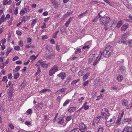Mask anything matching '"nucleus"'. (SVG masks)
Returning a JSON list of instances; mask_svg holds the SVG:
<instances>
[{
  "mask_svg": "<svg viewBox=\"0 0 132 132\" xmlns=\"http://www.w3.org/2000/svg\"><path fill=\"white\" fill-rule=\"evenodd\" d=\"M109 118H107L104 119L105 121V124L106 126L109 127L114 125L115 122L116 118L115 117H113V118L110 119L109 120Z\"/></svg>",
  "mask_w": 132,
  "mask_h": 132,
  "instance_id": "obj_3",
  "label": "nucleus"
},
{
  "mask_svg": "<svg viewBox=\"0 0 132 132\" xmlns=\"http://www.w3.org/2000/svg\"><path fill=\"white\" fill-rule=\"evenodd\" d=\"M16 34L19 35H20L22 34L21 32L19 30H17L16 32Z\"/></svg>",
  "mask_w": 132,
  "mask_h": 132,
  "instance_id": "obj_59",
  "label": "nucleus"
},
{
  "mask_svg": "<svg viewBox=\"0 0 132 132\" xmlns=\"http://www.w3.org/2000/svg\"><path fill=\"white\" fill-rule=\"evenodd\" d=\"M121 118L118 117L117 120L116 121V123L117 125H119L120 124V122Z\"/></svg>",
  "mask_w": 132,
  "mask_h": 132,
  "instance_id": "obj_39",
  "label": "nucleus"
},
{
  "mask_svg": "<svg viewBox=\"0 0 132 132\" xmlns=\"http://www.w3.org/2000/svg\"><path fill=\"white\" fill-rule=\"evenodd\" d=\"M81 52V50L80 48H77L75 52L76 54H78L80 53Z\"/></svg>",
  "mask_w": 132,
  "mask_h": 132,
  "instance_id": "obj_36",
  "label": "nucleus"
},
{
  "mask_svg": "<svg viewBox=\"0 0 132 132\" xmlns=\"http://www.w3.org/2000/svg\"><path fill=\"white\" fill-rule=\"evenodd\" d=\"M12 77V74L11 73H10L8 75V78L9 79H11Z\"/></svg>",
  "mask_w": 132,
  "mask_h": 132,
  "instance_id": "obj_57",
  "label": "nucleus"
},
{
  "mask_svg": "<svg viewBox=\"0 0 132 132\" xmlns=\"http://www.w3.org/2000/svg\"><path fill=\"white\" fill-rule=\"evenodd\" d=\"M103 125H100L98 128V130L97 132H103Z\"/></svg>",
  "mask_w": 132,
  "mask_h": 132,
  "instance_id": "obj_21",
  "label": "nucleus"
},
{
  "mask_svg": "<svg viewBox=\"0 0 132 132\" xmlns=\"http://www.w3.org/2000/svg\"><path fill=\"white\" fill-rule=\"evenodd\" d=\"M94 54H92V55H90V56L91 57V58L89 59L88 60V62L89 63H90L93 60V58L94 56Z\"/></svg>",
  "mask_w": 132,
  "mask_h": 132,
  "instance_id": "obj_32",
  "label": "nucleus"
},
{
  "mask_svg": "<svg viewBox=\"0 0 132 132\" xmlns=\"http://www.w3.org/2000/svg\"><path fill=\"white\" fill-rule=\"evenodd\" d=\"M26 112L28 113L29 114H31L32 113V110L31 109H28L26 111Z\"/></svg>",
  "mask_w": 132,
  "mask_h": 132,
  "instance_id": "obj_50",
  "label": "nucleus"
},
{
  "mask_svg": "<svg viewBox=\"0 0 132 132\" xmlns=\"http://www.w3.org/2000/svg\"><path fill=\"white\" fill-rule=\"evenodd\" d=\"M71 117L67 116L66 118V120L67 121H69L71 120Z\"/></svg>",
  "mask_w": 132,
  "mask_h": 132,
  "instance_id": "obj_60",
  "label": "nucleus"
},
{
  "mask_svg": "<svg viewBox=\"0 0 132 132\" xmlns=\"http://www.w3.org/2000/svg\"><path fill=\"white\" fill-rule=\"evenodd\" d=\"M5 48V46L4 44H2L1 45V49L2 50H4Z\"/></svg>",
  "mask_w": 132,
  "mask_h": 132,
  "instance_id": "obj_62",
  "label": "nucleus"
},
{
  "mask_svg": "<svg viewBox=\"0 0 132 132\" xmlns=\"http://www.w3.org/2000/svg\"><path fill=\"white\" fill-rule=\"evenodd\" d=\"M111 88L112 89L114 90H116L118 89V86L117 85H113L111 87Z\"/></svg>",
  "mask_w": 132,
  "mask_h": 132,
  "instance_id": "obj_49",
  "label": "nucleus"
},
{
  "mask_svg": "<svg viewBox=\"0 0 132 132\" xmlns=\"http://www.w3.org/2000/svg\"><path fill=\"white\" fill-rule=\"evenodd\" d=\"M7 4H8V1L7 0H4L3 1V4L5 5Z\"/></svg>",
  "mask_w": 132,
  "mask_h": 132,
  "instance_id": "obj_58",
  "label": "nucleus"
},
{
  "mask_svg": "<svg viewBox=\"0 0 132 132\" xmlns=\"http://www.w3.org/2000/svg\"><path fill=\"white\" fill-rule=\"evenodd\" d=\"M37 57H36L35 56L33 55L30 56V59L31 60H35Z\"/></svg>",
  "mask_w": 132,
  "mask_h": 132,
  "instance_id": "obj_48",
  "label": "nucleus"
},
{
  "mask_svg": "<svg viewBox=\"0 0 132 132\" xmlns=\"http://www.w3.org/2000/svg\"><path fill=\"white\" fill-rule=\"evenodd\" d=\"M89 83V81L87 80L83 84L84 86H86L88 85V84Z\"/></svg>",
  "mask_w": 132,
  "mask_h": 132,
  "instance_id": "obj_52",
  "label": "nucleus"
},
{
  "mask_svg": "<svg viewBox=\"0 0 132 132\" xmlns=\"http://www.w3.org/2000/svg\"><path fill=\"white\" fill-rule=\"evenodd\" d=\"M123 78L122 76L120 75H118L117 78V79L118 80V81L119 82H121L123 80Z\"/></svg>",
  "mask_w": 132,
  "mask_h": 132,
  "instance_id": "obj_22",
  "label": "nucleus"
},
{
  "mask_svg": "<svg viewBox=\"0 0 132 132\" xmlns=\"http://www.w3.org/2000/svg\"><path fill=\"white\" fill-rule=\"evenodd\" d=\"M24 123L25 125H27V126L30 125L31 124V122L28 121H26Z\"/></svg>",
  "mask_w": 132,
  "mask_h": 132,
  "instance_id": "obj_45",
  "label": "nucleus"
},
{
  "mask_svg": "<svg viewBox=\"0 0 132 132\" xmlns=\"http://www.w3.org/2000/svg\"><path fill=\"white\" fill-rule=\"evenodd\" d=\"M66 28L64 27H62L60 29V30L62 33L64 32L65 31Z\"/></svg>",
  "mask_w": 132,
  "mask_h": 132,
  "instance_id": "obj_43",
  "label": "nucleus"
},
{
  "mask_svg": "<svg viewBox=\"0 0 132 132\" xmlns=\"http://www.w3.org/2000/svg\"><path fill=\"white\" fill-rule=\"evenodd\" d=\"M104 26L105 29L106 31L108 29H111L112 25L111 24H109V23H106V24L104 25Z\"/></svg>",
  "mask_w": 132,
  "mask_h": 132,
  "instance_id": "obj_11",
  "label": "nucleus"
},
{
  "mask_svg": "<svg viewBox=\"0 0 132 132\" xmlns=\"http://www.w3.org/2000/svg\"><path fill=\"white\" fill-rule=\"evenodd\" d=\"M26 84V81H24L21 84V86L22 87H24Z\"/></svg>",
  "mask_w": 132,
  "mask_h": 132,
  "instance_id": "obj_61",
  "label": "nucleus"
},
{
  "mask_svg": "<svg viewBox=\"0 0 132 132\" xmlns=\"http://www.w3.org/2000/svg\"><path fill=\"white\" fill-rule=\"evenodd\" d=\"M25 47L26 48H29L31 47L34 48H35V47L32 45L31 46H29L28 45H26Z\"/></svg>",
  "mask_w": 132,
  "mask_h": 132,
  "instance_id": "obj_54",
  "label": "nucleus"
},
{
  "mask_svg": "<svg viewBox=\"0 0 132 132\" xmlns=\"http://www.w3.org/2000/svg\"><path fill=\"white\" fill-rule=\"evenodd\" d=\"M72 18H70L68 20V21L66 22L65 23V25L66 27H67L70 24L71 21H72L71 20L72 19Z\"/></svg>",
  "mask_w": 132,
  "mask_h": 132,
  "instance_id": "obj_28",
  "label": "nucleus"
},
{
  "mask_svg": "<svg viewBox=\"0 0 132 132\" xmlns=\"http://www.w3.org/2000/svg\"><path fill=\"white\" fill-rule=\"evenodd\" d=\"M132 120V119L130 118H125L123 120V121L122 123H126V122H129L131 121Z\"/></svg>",
  "mask_w": 132,
  "mask_h": 132,
  "instance_id": "obj_18",
  "label": "nucleus"
},
{
  "mask_svg": "<svg viewBox=\"0 0 132 132\" xmlns=\"http://www.w3.org/2000/svg\"><path fill=\"white\" fill-rule=\"evenodd\" d=\"M128 24L127 23L124 24L121 27V30L122 31L126 30L128 28Z\"/></svg>",
  "mask_w": 132,
  "mask_h": 132,
  "instance_id": "obj_16",
  "label": "nucleus"
},
{
  "mask_svg": "<svg viewBox=\"0 0 132 132\" xmlns=\"http://www.w3.org/2000/svg\"><path fill=\"white\" fill-rule=\"evenodd\" d=\"M9 127L11 128L12 129H14V127L13 126L11 123H9Z\"/></svg>",
  "mask_w": 132,
  "mask_h": 132,
  "instance_id": "obj_53",
  "label": "nucleus"
},
{
  "mask_svg": "<svg viewBox=\"0 0 132 132\" xmlns=\"http://www.w3.org/2000/svg\"><path fill=\"white\" fill-rule=\"evenodd\" d=\"M79 79H77L73 80L72 82L71 83V85L72 86H75V85L79 81Z\"/></svg>",
  "mask_w": 132,
  "mask_h": 132,
  "instance_id": "obj_26",
  "label": "nucleus"
},
{
  "mask_svg": "<svg viewBox=\"0 0 132 132\" xmlns=\"http://www.w3.org/2000/svg\"><path fill=\"white\" fill-rule=\"evenodd\" d=\"M79 129L78 128H75L71 130L70 132H79Z\"/></svg>",
  "mask_w": 132,
  "mask_h": 132,
  "instance_id": "obj_30",
  "label": "nucleus"
},
{
  "mask_svg": "<svg viewBox=\"0 0 132 132\" xmlns=\"http://www.w3.org/2000/svg\"><path fill=\"white\" fill-rule=\"evenodd\" d=\"M79 130L81 132H85L87 130V126L83 122H81L79 124Z\"/></svg>",
  "mask_w": 132,
  "mask_h": 132,
  "instance_id": "obj_7",
  "label": "nucleus"
},
{
  "mask_svg": "<svg viewBox=\"0 0 132 132\" xmlns=\"http://www.w3.org/2000/svg\"><path fill=\"white\" fill-rule=\"evenodd\" d=\"M49 90V89H43L42 90H41L40 91V93H45V92L47 91V90Z\"/></svg>",
  "mask_w": 132,
  "mask_h": 132,
  "instance_id": "obj_47",
  "label": "nucleus"
},
{
  "mask_svg": "<svg viewBox=\"0 0 132 132\" xmlns=\"http://www.w3.org/2000/svg\"><path fill=\"white\" fill-rule=\"evenodd\" d=\"M12 49L10 48H7V51L6 52V56H7L8 55L9 53L11 51Z\"/></svg>",
  "mask_w": 132,
  "mask_h": 132,
  "instance_id": "obj_34",
  "label": "nucleus"
},
{
  "mask_svg": "<svg viewBox=\"0 0 132 132\" xmlns=\"http://www.w3.org/2000/svg\"><path fill=\"white\" fill-rule=\"evenodd\" d=\"M87 13V11L83 13L80 14L78 16V17L80 18H81L83 17H84L86 15Z\"/></svg>",
  "mask_w": 132,
  "mask_h": 132,
  "instance_id": "obj_27",
  "label": "nucleus"
},
{
  "mask_svg": "<svg viewBox=\"0 0 132 132\" xmlns=\"http://www.w3.org/2000/svg\"><path fill=\"white\" fill-rule=\"evenodd\" d=\"M122 21H120L118 22L116 27L118 28L122 24Z\"/></svg>",
  "mask_w": 132,
  "mask_h": 132,
  "instance_id": "obj_29",
  "label": "nucleus"
},
{
  "mask_svg": "<svg viewBox=\"0 0 132 132\" xmlns=\"http://www.w3.org/2000/svg\"><path fill=\"white\" fill-rule=\"evenodd\" d=\"M19 58V57L18 56H15V57L13 58V59H12V60L13 61H14L18 59Z\"/></svg>",
  "mask_w": 132,
  "mask_h": 132,
  "instance_id": "obj_64",
  "label": "nucleus"
},
{
  "mask_svg": "<svg viewBox=\"0 0 132 132\" xmlns=\"http://www.w3.org/2000/svg\"><path fill=\"white\" fill-rule=\"evenodd\" d=\"M20 66H18L16 67L15 70H14L13 71V72H18L20 69Z\"/></svg>",
  "mask_w": 132,
  "mask_h": 132,
  "instance_id": "obj_33",
  "label": "nucleus"
},
{
  "mask_svg": "<svg viewBox=\"0 0 132 132\" xmlns=\"http://www.w3.org/2000/svg\"><path fill=\"white\" fill-rule=\"evenodd\" d=\"M119 70L121 73H124L126 71V68L124 66H121L119 68Z\"/></svg>",
  "mask_w": 132,
  "mask_h": 132,
  "instance_id": "obj_19",
  "label": "nucleus"
},
{
  "mask_svg": "<svg viewBox=\"0 0 132 132\" xmlns=\"http://www.w3.org/2000/svg\"><path fill=\"white\" fill-rule=\"evenodd\" d=\"M37 72L35 74V76H36L41 72L40 68L39 67H38L37 68Z\"/></svg>",
  "mask_w": 132,
  "mask_h": 132,
  "instance_id": "obj_35",
  "label": "nucleus"
},
{
  "mask_svg": "<svg viewBox=\"0 0 132 132\" xmlns=\"http://www.w3.org/2000/svg\"><path fill=\"white\" fill-rule=\"evenodd\" d=\"M8 100L10 101H13L12 98L13 96V95H8Z\"/></svg>",
  "mask_w": 132,
  "mask_h": 132,
  "instance_id": "obj_38",
  "label": "nucleus"
},
{
  "mask_svg": "<svg viewBox=\"0 0 132 132\" xmlns=\"http://www.w3.org/2000/svg\"><path fill=\"white\" fill-rule=\"evenodd\" d=\"M46 49L47 50H48L49 51H52V49L51 48V46L49 45H47L46 46Z\"/></svg>",
  "mask_w": 132,
  "mask_h": 132,
  "instance_id": "obj_41",
  "label": "nucleus"
},
{
  "mask_svg": "<svg viewBox=\"0 0 132 132\" xmlns=\"http://www.w3.org/2000/svg\"><path fill=\"white\" fill-rule=\"evenodd\" d=\"M57 76L61 77L62 79H64L66 76V74L65 73L62 72L57 75Z\"/></svg>",
  "mask_w": 132,
  "mask_h": 132,
  "instance_id": "obj_12",
  "label": "nucleus"
},
{
  "mask_svg": "<svg viewBox=\"0 0 132 132\" xmlns=\"http://www.w3.org/2000/svg\"><path fill=\"white\" fill-rule=\"evenodd\" d=\"M104 12L101 11L99 12L98 15L99 16V18H100L99 20V21L101 24L102 25H104L106 24V23H109L111 21L110 18L108 17L105 16H102L100 14L102 13H104Z\"/></svg>",
  "mask_w": 132,
  "mask_h": 132,
  "instance_id": "obj_1",
  "label": "nucleus"
},
{
  "mask_svg": "<svg viewBox=\"0 0 132 132\" xmlns=\"http://www.w3.org/2000/svg\"><path fill=\"white\" fill-rule=\"evenodd\" d=\"M101 56H102V55H101L100 56V58H99L98 60H97V59H98V57H97L96 58V60L94 62V63H93V65H96V64H97L98 63V62L99 61H100V60H101Z\"/></svg>",
  "mask_w": 132,
  "mask_h": 132,
  "instance_id": "obj_23",
  "label": "nucleus"
},
{
  "mask_svg": "<svg viewBox=\"0 0 132 132\" xmlns=\"http://www.w3.org/2000/svg\"><path fill=\"white\" fill-rule=\"evenodd\" d=\"M56 122L57 124L62 125L64 122V120L63 118L60 117L57 119Z\"/></svg>",
  "mask_w": 132,
  "mask_h": 132,
  "instance_id": "obj_10",
  "label": "nucleus"
},
{
  "mask_svg": "<svg viewBox=\"0 0 132 132\" xmlns=\"http://www.w3.org/2000/svg\"><path fill=\"white\" fill-rule=\"evenodd\" d=\"M19 44L20 46L21 47H22L23 46V44L22 40H21L19 42Z\"/></svg>",
  "mask_w": 132,
  "mask_h": 132,
  "instance_id": "obj_55",
  "label": "nucleus"
},
{
  "mask_svg": "<svg viewBox=\"0 0 132 132\" xmlns=\"http://www.w3.org/2000/svg\"><path fill=\"white\" fill-rule=\"evenodd\" d=\"M126 129H127V130L129 132H132V128L131 127H127V128H125Z\"/></svg>",
  "mask_w": 132,
  "mask_h": 132,
  "instance_id": "obj_51",
  "label": "nucleus"
},
{
  "mask_svg": "<svg viewBox=\"0 0 132 132\" xmlns=\"http://www.w3.org/2000/svg\"><path fill=\"white\" fill-rule=\"evenodd\" d=\"M14 89H8L7 91V93L8 95H13V93H14Z\"/></svg>",
  "mask_w": 132,
  "mask_h": 132,
  "instance_id": "obj_20",
  "label": "nucleus"
},
{
  "mask_svg": "<svg viewBox=\"0 0 132 132\" xmlns=\"http://www.w3.org/2000/svg\"><path fill=\"white\" fill-rule=\"evenodd\" d=\"M66 89V88H62V89H59L58 90V91H59V92H61V93L64 92L65 91V90Z\"/></svg>",
  "mask_w": 132,
  "mask_h": 132,
  "instance_id": "obj_44",
  "label": "nucleus"
},
{
  "mask_svg": "<svg viewBox=\"0 0 132 132\" xmlns=\"http://www.w3.org/2000/svg\"><path fill=\"white\" fill-rule=\"evenodd\" d=\"M48 64L45 63V62L42 61V60H40L38 61L36 65L39 66L41 65L44 68H46L48 67Z\"/></svg>",
  "mask_w": 132,
  "mask_h": 132,
  "instance_id": "obj_8",
  "label": "nucleus"
},
{
  "mask_svg": "<svg viewBox=\"0 0 132 132\" xmlns=\"http://www.w3.org/2000/svg\"><path fill=\"white\" fill-rule=\"evenodd\" d=\"M22 61H17L15 62L16 64H22Z\"/></svg>",
  "mask_w": 132,
  "mask_h": 132,
  "instance_id": "obj_63",
  "label": "nucleus"
},
{
  "mask_svg": "<svg viewBox=\"0 0 132 132\" xmlns=\"http://www.w3.org/2000/svg\"><path fill=\"white\" fill-rule=\"evenodd\" d=\"M128 34L126 33L122 35V37L121 39L119 41L118 43L119 44L122 43L124 44H127V37L128 36Z\"/></svg>",
  "mask_w": 132,
  "mask_h": 132,
  "instance_id": "obj_6",
  "label": "nucleus"
},
{
  "mask_svg": "<svg viewBox=\"0 0 132 132\" xmlns=\"http://www.w3.org/2000/svg\"><path fill=\"white\" fill-rule=\"evenodd\" d=\"M90 74V73L89 72H88L84 75L83 78V79L84 81H85L87 78H88V77Z\"/></svg>",
  "mask_w": 132,
  "mask_h": 132,
  "instance_id": "obj_25",
  "label": "nucleus"
},
{
  "mask_svg": "<svg viewBox=\"0 0 132 132\" xmlns=\"http://www.w3.org/2000/svg\"><path fill=\"white\" fill-rule=\"evenodd\" d=\"M128 43L130 47H132V39L128 41Z\"/></svg>",
  "mask_w": 132,
  "mask_h": 132,
  "instance_id": "obj_42",
  "label": "nucleus"
},
{
  "mask_svg": "<svg viewBox=\"0 0 132 132\" xmlns=\"http://www.w3.org/2000/svg\"><path fill=\"white\" fill-rule=\"evenodd\" d=\"M54 57V55L53 54H50L46 56V59H49L52 58H53Z\"/></svg>",
  "mask_w": 132,
  "mask_h": 132,
  "instance_id": "obj_24",
  "label": "nucleus"
},
{
  "mask_svg": "<svg viewBox=\"0 0 132 132\" xmlns=\"http://www.w3.org/2000/svg\"><path fill=\"white\" fill-rule=\"evenodd\" d=\"M18 7H17L15 8V9L14 10V14L15 15H16L18 14Z\"/></svg>",
  "mask_w": 132,
  "mask_h": 132,
  "instance_id": "obj_46",
  "label": "nucleus"
},
{
  "mask_svg": "<svg viewBox=\"0 0 132 132\" xmlns=\"http://www.w3.org/2000/svg\"><path fill=\"white\" fill-rule=\"evenodd\" d=\"M14 49L16 51H18L20 49V47L18 46H16L14 47Z\"/></svg>",
  "mask_w": 132,
  "mask_h": 132,
  "instance_id": "obj_56",
  "label": "nucleus"
},
{
  "mask_svg": "<svg viewBox=\"0 0 132 132\" xmlns=\"http://www.w3.org/2000/svg\"><path fill=\"white\" fill-rule=\"evenodd\" d=\"M59 69V67L56 65H55L50 70L49 75L50 76H52Z\"/></svg>",
  "mask_w": 132,
  "mask_h": 132,
  "instance_id": "obj_5",
  "label": "nucleus"
},
{
  "mask_svg": "<svg viewBox=\"0 0 132 132\" xmlns=\"http://www.w3.org/2000/svg\"><path fill=\"white\" fill-rule=\"evenodd\" d=\"M20 73L17 72L15 74L14 76V79H17L19 76Z\"/></svg>",
  "mask_w": 132,
  "mask_h": 132,
  "instance_id": "obj_37",
  "label": "nucleus"
},
{
  "mask_svg": "<svg viewBox=\"0 0 132 132\" xmlns=\"http://www.w3.org/2000/svg\"><path fill=\"white\" fill-rule=\"evenodd\" d=\"M28 12L27 9L24 8L22 10H21L20 12V14L21 15H23L25 13H27Z\"/></svg>",
  "mask_w": 132,
  "mask_h": 132,
  "instance_id": "obj_15",
  "label": "nucleus"
},
{
  "mask_svg": "<svg viewBox=\"0 0 132 132\" xmlns=\"http://www.w3.org/2000/svg\"><path fill=\"white\" fill-rule=\"evenodd\" d=\"M52 3L53 5L55 7L57 6V7L58 6V4L56 3L55 1H53V0H52Z\"/></svg>",
  "mask_w": 132,
  "mask_h": 132,
  "instance_id": "obj_40",
  "label": "nucleus"
},
{
  "mask_svg": "<svg viewBox=\"0 0 132 132\" xmlns=\"http://www.w3.org/2000/svg\"><path fill=\"white\" fill-rule=\"evenodd\" d=\"M121 102L122 106H127L128 105L129 102L127 100L122 99L121 100Z\"/></svg>",
  "mask_w": 132,
  "mask_h": 132,
  "instance_id": "obj_9",
  "label": "nucleus"
},
{
  "mask_svg": "<svg viewBox=\"0 0 132 132\" xmlns=\"http://www.w3.org/2000/svg\"><path fill=\"white\" fill-rule=\"evenodd\" d=\"M43 106V104L42 103H39L36 105L35 108L36 109H42Z\"/></svg>",
  "mask_w": 132,
  "mask_h": 132,
  "instance_id": "obj_13",
  "label": "nucleus"
},
{
  "mask_svg": "<svg viewBox=\"0 0 132 132\" xmlns=\"http://www.w3.org/2000/svg\"><path fill=\"white\" fill-rule=\"evenodd\" d=\"M71 100H67L63 104V106H67Z\"/></svg>",
  "mask_w": 132,
  "mask_h": 132,
  "instance_id": "obj_31",
  "label": "nucleus"
},
{
  "mask_svg": "<svg viewBox=\"0 0 132 132\" xmlns=\"http://www.w3.org/2000/svg\"><path fill=\"white\" fill-rule=\"evenodd\" d=\"M101 114L102 116V118L104 119H106L107 118H109L110 116L108 109L106 108L103 109L102 110Z\"/></svg>",
  "mask_w": 132,
  "mask_h": 132,
  "instance_id": "obj_4",
  "label": "nucleus"
},
{
  "mask_svg": "<svg viewBox=\"0 0 132 132\" xmlns=\"http://www.w3.org/2000/svg\"><path fill=\"white\" fill-rule=\"evenodd\" d=\"M113 47L109 45H107L105 51L102 52L101 55L103 54L105 57H107L110 56L113 51Z\"/></svg>",
  "mask_w": 132,
  "mask_h": 132,
  "instance_id": "obj_2",
  "label": "nucleus"
},
{
  "mask_svg": "<svg viewBox=\"0 0 132 132\" xmlns=\"http://www.w3.org/2000/svg\"><path fill=\"white\" fill-rule=\"evenodd\" d=\"M99 119H98L97 117H96L94 119V120H93L92 123L93 125H97L98 123L99 122Z\"/></svg>",
  "mask_w": 132,
  "mask_h": 132,
  "instance_id": "obj_17",
  "label": "nucleus"
},
{
  "mask_svg": "<svg viewBox=\"0 0 132 132\" xmlns=\"http://www.w3.org/2000/svg\"><path fill=\"white\" fill-rule=\"evenodd\" d=\"M76 109V108L72 106L69 107V108L68 109V111L69 112H72L75 111Z\"/></svg>",
  "mask_w": 132,
  "mask_h": 132,
  "instance_id": "obj_14",
  "label": "nucleus"
}]
</instances>
